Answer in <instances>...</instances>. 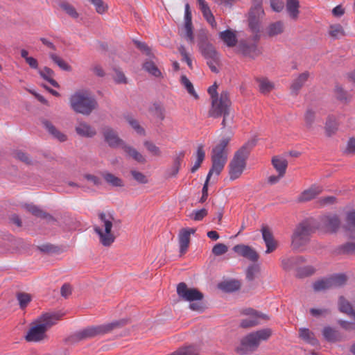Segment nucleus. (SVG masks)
Here are the masks:
<instances>
[{
    "label": "nucleus",
    "instance_id": "f257e3e1",
    "mask_svg": "<svg viewBox=\"0 0 355 355\" xmlns=\"http://www.w3.org/2000/svg\"><path fill=\"white\" fill-rule=\"evenodd\" d=\"M233 133L230 132L227 135L221 138L211 150V167L207 174L205 182L202 188V195L201 196V202H203L208 196V184L212 176H218L223 170L228 158L230 153L228 144L231 141Z\"/></svg>",
    "mask_w": 355,
    "mask_h": 355
},
{
    "label": "nucleus",
    "instance_id": "f03ea898",
    "mask_svg": "<svg viewBox=\"0 0 355 355\" xmlns=\"http://www.w3.org/2000/svg\"><path fill=\"white\" fill-rule=\"evenodd\" d=\"M57 313H46L33 322L27 331L25 339L28 342H41L47 338L46 331L61 318Z\"/></svg>",
    "mask_w": 355,
    "mask_h": 355
},
{
    "label": "nucleus",
    "instance_id": "7ed1b4c3",
    "mask_svg": "<svg viewBox=\"0 0 355 355\" xmlns=\"http://www.w3.org/2000/svg\"><path fill=\"white\" fill-rule=\"evenodd\" d=\"M69 103L73 111L87 116L98 106L94 96L87 90H79L73 94L69 98Z\"/></svg>",
    "mask_w": 355,
    "mask_h": 355
},
{
    "label": "nucleus",
    "instance_id": "20e7f679",
    "mask_svg": "<svg viewBox=\"0 0 355 355\" xmlns=\"http://www.w3.org/2000/svg\"><path fill=\"white\" fill-rule=\"evenodd\" d=\"M125 320H122L102 325L88 327L71 336L69 340L71 343H76L82 340L94 338L98 335H103L110 332L115 328L125 324Z\"/></svg>",
    "mask_w": 355,
    "mask_h": 355
},
{
    "label": "nucleus",
    "instance_id": "39448f33",
    "mask_svg": "<svg viewBox=\"0 0 355 355\" xmlns=\"http://www.w3.org/2000/svg\"><path fill=\"white\" fill-rule=\"evenodd\" d=\"M218 85L214 83L210 86L207 92L211 99V108L209 114L214 117L222 116L225 111L230 110L231 101L229 93L227 91H223L220 95L217 92Z\"/></svg>",
    "mask_w": 355,
    "mask_h": 355
},
{
    "label": "nucleus",
    "instance_id": "423d86ee",
    "mask_svg": "<svg viewBox=\"0 0 355 355\" xmlns=\"http://www.w3.org/2000/svg\"><path fill=\"white\" fill-rule=\"evenodd\" d=\"M271 336L269 329H261L249 334L242 338L241 344L236 349L240 355H244L255 350L261 340H267Z\"/></svg>",
    "mask_w": 355,
    "mask_h": 355
},
{
    "label": "nucleus",
    "instance_id": "0eeeda50",
    "mask_svg": "<svg viewBox=\"0 0 355 355\" xmlns=\"http://www.w3.org/2000/svg\"><path fill=\"white\" fill-rule=\"evenodd\" d=\"M251 148L248 144L241 146L234 155L229 164V175L232 180L239 178L246 166V160L250 155Z\"/></svg>",
    "mask_w": 355,
    "mask_h": 355
},
{
    "label": "nucleus",
    "instance_id": "6e6552de",
    "mask_svg": "<svg viewBox=\"0 0 355 355\" xmlns=\"http://www.w3.org/2000/svg\"><path fill=\"white\" fill-rule=\"evenodd\" d=\"M98 217L101 225V226L94 227V231L99 236L100 243L103 246H110L116 239L112 232L114 218L112 215L105 213H100Z\"/></svg>",
    "mask_w": 355,
    "mask_h": 355
},
{
    "label": "nucleus",
    "instance_id": "1a4fd4ad",
    "mask_svg": "<svg viewBox=\"0 0 355 355\" xmlns=\"http://www.w3.org/2000/svg\"><path fill=\"white\" fill-rule=\"evenodd\" d=\"M177 294L179 298L190 303L189 308L193 311L200 309V291L195 288H189L184 282L177 285Z\"/></svg>",
    "mask_w": 355,
    "mask_h": 355
},
{
    "label": "nucleus",
    "instance_id": "9d476101",
    "mask_svg": "<svg viewBox=\"0 0 355 355\" xmlns=\"http://www.w3.org/2000/svg\"><path fill=\"white\" fill-rule=\"evenodd\" d=\"M313 232L311 225L304 221L301 223L295 230L292 236V246L295 249L304 245L309 239V236Z\"/></svg>",
    "mask_w": 355,
    "mask_h": 355
},
{
    "label": "nucleus",
    "instance_id": "9b49d317",
    "mask_svg": "<svg viewBox=\"0 0 355 355\" xmlns=\"http://www.w3.org/2000/svg\"><path fill=\"white\" fill-rule=\"evenodd\" d=\"M201 51L210 70L214 73H218L220 67V58L213 45L201 42Z\"/></svg>",
    "mask_w": 355,
    "mask_h": 355
},
{
    "label": "nucleus",
    "instance_id": "f8f14e48",
    "mask_svg": "<svg viewBox=\"0 0 355 355\" xmlns=\"http://www.w3.org/2000/svg\"><path fill=\"white\" fill-rule=\"evenodd\" d=\"M262 1L252 0V6L249 12V26L252 31L256 33L254 40L259 39L258 35L259 31V20L264 13L261 6Z\"/></svg>",
    "mask_w": 355,
    "mask_h": 355
},
{
    "label": "nucleus",
    "instance_id": "ddd939ff",
    "mask_svg": "<svg viewBox=\"0 0 355 355\" xmlns=\"http://www.w3.org/2000/svg\"><path fill=\"white\" fill-rule=\"evenodd\" d=\"M242 313L248 316L241 320L240 327L242 328H250L259 324L261 320H268V315L252 309H244Z\"/></svg>",
    "mask_w": 355,
    "mask_h": 355
},
{
    "label": "nucleus",
    "instance_id": "4468645a",
    "mask_svg": "<svg viewBox=\"0 0 355 355\" xmlns=\"http://www.w3.org/2000/svg\"><path fill=\"white\" fill-rule=\"evenodd\" d=\"M101 132L103 134L105 141L111 148L123 147L125 144L123 141L119 137L118 133L112 128L110 126H105L102 128Z\"/></svg>",
    "mask_w": 355,
    "mask_h": 355
},
{
    "label": "nucleus",
    "instance_id": "2eb2a0df",
    "mask_svg": "<svg viewBox=\"0 0 355 355\" xmlns=\"http://www.w3.org/2000/svg\"><path fill=\"white\" fill-rule=\"evenodd\" d=\"M197 231L196 227L182 228L178 234V241L180 245V254H184L189 245L190 237L191 234H195Z\"/></svg>",
    "mask_w": 355,
    "mask_h": 355
},
{
    "label": "nucleus",
    "instance_id": "dca6fc26",
    "mask_svg": "<svg viewBox=\"0 0 355 355\" xmlns=\"http://www.w3.org/2000/svg\"><path fill=\"white\" fill-rule=\"evenodd\" d=\"M184 10V23L182 27V34L187 41L193 42V35L191 21V12L189 3L185 4Z\"/></svg>",
    "mask_w": 355,
    "mask_h": 355
},
{
    "label": "nucleus",
    "instance_id": "f3484780",
    "mask_svg": "<svg viewBox=\"0 0 355 355\" xmlns=\"http://www.w3.org/2000/svg\"><path fill=\"white\" fill-rule=\"evenodd\" d=\"M233 251L238 255L246 258L252 261H257L259 255L250 246L244 244H238L234 246Z\"/></svg>",
    "mask_w": 355,
    "mask_h": 355
},
{
    "label": "nucleus",
    "instance_id": "a211bd4d",
    "mask_svg": "<svg viewBox=\"0 0 355 355\" xmlns=\"http://www.w3.org/2000/svg\"><path fill=\"white\" fill-rule=\"evenodd\" d=\"M321 223L322 225L329 232H336L340 225V219L336 214L324 216L321 219Z\"/></svg>",
    "mask_w": 355,
    "mask_h": 355
},
{
    "label": "nucleus",
    "instance_id": "6ab92c4d",
    "mask_svg": "<svg viewBox=\"0 0 355 355\" xmlns=\"http://www.w3.org/2000/svg\"><path fill=\"white\" fill-rule=\"evenodd\" d=\"M261 233L263 239L266 245V253L269 254L275 250L277 247V243L275 241L273 235L267 226H263L261 228Z\"/></svg>",
    "mask_w": 355,
    "mask_h": 355
},
{
    "label": "nucleus",
    "instance_id": "aec40b11",
    "mask_svg": "<svg viewBox=\"0 0 355 355\" xmlns=\"http://www.w3.org/2000/svg\"><path fill=\"white\" fill-rule=\"evenodd\" d=\"M75 130L79 136L83 137L92 138L96 135V129L85 121H78Z\"/></svg>",
    "mask_w": 355,
    "mask_h": 355
},
{
    "label": "nucleus",
    "instance_id": "412c9836",
    "mask_svg": "<svg viewBox=\"0 0 355 355\" xmlns=\"http://www.w3.org/2000/svg\"><path fill=\"white\" fill-rule=\"evenodd\" d=\"M241 282L235 279H224L218 284V288L225 293H232L240 289Z\"/></svg>",
    "mask_w": 355,
    "mask_h": 355
},
{
    "label": "nucleus",
    "instance_id": "4be33fe9",
    "mask_svg": "<svg viewBox=\"0 0 355 355\" xmlns=\"http://www.w3.org/2000/svg\"><path fill=\"white\" fill-rule=\"evenodd\" d=\"M322 192V188L319 186L313 185L308 189L304 190L298 197V201L306 202L315 198Z\"/></svg>",
    "mask_w": 355,
    "mask_h": 355
},
{
    "label": "nucleus",
    "instance_id": "5701e85b",
    "mask_svg": "<svg viewBox=\"0 0 355 355\" xmlns=\"http://www.w3.org/2000/svg\"><path fill=\"white\" fill-rule=\"evenodd\" d=\"M122 148L129 158H131L140 164L146 163V157L134 147L124 144Z\"/></svg>",
    "mask_w": 355,
    "mask_h": 355
},
{
    "label": "nucleus",
    "instance_id": "b1692460",
    "mask_svg": "<svg viewBox=\"0 0 355 355\" xmlns=\"http://www.w3.org/2000/svg\"><path fill=\"white\" fill-rule=\"evenodd\" d=\"M239 51L246 56L254 58L259 54V51L256 44H248L245 42H240L239 44Z\"/></svg>",
    "mask_w": 355,
    "mask_h": 355
},
{
    "label": "nucleus",
    "instance_id": "393cba45",
    "mask_svg": "<svg viewBox=\"0 0 355 355\" xmlns=\"http://www.w3.org/2000/svg\"><path fill=\"white\" fill-rule=\"evenodd\" d=\"M339 311L355 320V310H354L351 303L347 300L343 296H340L338 299Z\"/></svg>",
    "mask_w": 355,
    "mask_h": 355
},
{
    "label": "nucleus",
    "instance_id": "a878e982",
    "mask_svg": "<svg viewBox=\"0 0 355 355\" xmlns=\"http://www.w3.org/2000/svg\"><path fill=\"white\" fill-rule=\"evenodd\" d=\"M309 77V73L305 71L298 76L291 84V92L297 94L299 90L302 87L304 83L307 81Z\"/></svg>",
    "mask_w": 355,
    "mask_h": 355
},
{
    "label": "nucleus",
    "instance_id": "bb28decb",
    "mask_svg": "<svg viewBox=\"0 0 355 355\" xmlns=\"http://www.w3.org/2000/svg\"><path fill=\"white\" fill-rule=\"evenodd\" d=\"M272 164L280 176H284L288 166V162L286 159L274 157L272 159Z\"/></svg>",
    "mask_w": 355,
    "mask_h": 355
},
{
    "label": "nucleus",
    "instance_id": "cd10ccee",
    "mask_svg": "<svg viewBox=\"0 0 355 355\" xmlns=\"http://www.w3.org/2000/svg\"><path fill=\"white\" fill-rule=\"evenodd\" d=\"M220 38L227 46L230 47L235 46L237 42L235 32L231 30H226L220 32Z\"/></svg>",
    "mask_w": 355,
    "mask_h": 355
},
{
    "label": "nucleus",
    "instance_id": "c85d7f7f",
    "mask_svg": "<svg viewBox=\"0 0 355 355\" xmlns=\"http://www.w3.org/2000/svg\"><path fill=\"white\" fill-rule=\"evenodd\" d=\"M299 336L303 340L306 342L307 343L311 344V345H318V341L315 338L314 334L309 329L306 328H301L299 330Z\"/></svg>",
    "mask_w": 355,
    "mask_h": 355
},
{
    "label": "nucleus",
    "instance_id": "c756f323",
    "mask_svg": "<svg viewBox=\"0 0 355 355\" xmlns=\"http://www.w3.org/2000/svg\"><path fill=\"white\" fill-rule=\"evenodd\" d=\"M201 12L202 13L204 18L212 28L216 26L215 18L210 8L208 7L205 1H204L203 0H201Z\"/></svg>",
    "mask_w": 355,
    "mask_h": 355
},
{
    "label": "nucleus",
    "instance_id": "7c9ffc66",
    "mask_svg": "<svg viewBox=\"0 0 355 355\" xmlns=\"http://www.w3.org/2000/svg\"><path fill=\"white\" fill-rule=\"evenodd\" d=\"M257 82L259 92L263 94H268L274 89V84L266 78H259Z\"/></svg>",
    "mask_w": 355,
    "mask_h": 355
},
{
    "label": "nucleus",
    "instance_id": "2f4dec72",
    "mask_svg": "<svg viewBox=\"0 0 355 355\" xmlns=\"http://www.w3.org/2000/svg\"><path fill=\"white\" fill-rule=\"evenodd\" d=\"M43 124L45 128L54 138L57 139L60 141H64L67 140V136L58 130L51 122L45 121L43 122Z\"/></svg>",
    "mask_w": 355,
    "mask_h": 355
},
{
    "label": "nucleus",
    "instance_id": "473e14b6",
    "mask_svg": "<svg viewBox=\"0 0 355 355\" xmlns=\"http://www.w3.org/2000/svg\"><path fill=\"white\" fill-rule=\"evenodd\" d=\"M322 334L329 342H337L340 340L339 332L334 328L326 327L323 329Z\"/></svg>",
    "mask_w": 355,
    "mask_h": 355
},
{
    "label": "nucleus",
    "instance_id": "72a5a7b5",
    "mask_svg": "<svg viewBox=\"0 0 355 355\" xmlns=\"http://www.w3.org/2000/svg\"><path fill=\"white\" fill-rule=\"evenodd\" d=\"M101 175L105 180V182L112 187H122L124 185L123 182L121 178L115 176L114 174L111 173L102 172Z\"/></svg>",
    "mask_w": 355,
    "mask_h": 355
},
{
    "label": "nucleus",
    "instance_id": "f704fd0d",
    "mask_svg": "<svg viewBox=\"0 0 355 355\" xmlns=\"http://www.w3.org/2000/svg\"><path fill=\"white\" fill-rule=\"evenodd\" d=\"M281 261L282 268L286 270H288L297 264L304 261V259L302 257H285L282 259Z\"/></svg>",
    "mask_w": 355,
    "mask_h": 355
},
{
    "label": "nucleus",
    "instance_id": "c9c22d12",
    "mask_svg": "<svg viewBox=\"0 0 355 355\" xmlns=\"http://www.w3.org/2000/svg\"><path fill=\"white\" fill-rule=\"evenodd\" d=\"M180 81L191 96L193 97L195 99L198 98V95L194 89L193 85L185 75L181 76Z\"/></svg>",
    "mask_w": 355,
    "mask_h": 355
},
{
    "label": "nucleus",
    "instance_id": "e433bc0d",
    "mask_svg": "<svg viewBox=\"0 0 355 355\" xmlns=\"http://www.w3.org/2000/svg\"><path fill=\"white\" fill-rule=\"evenodd\" d=\"M40 75L46 80H47L52 86L59 87V84L53 79L54 72L49 67H44L39 71Z\"/></svg>",
    "mask_w": 355,
    "mask_h": 355
},
{
    "label": "nucleus",
    "instance_id": "4c0bfd02",
    "mask_svg": "<svg viewBox=\"0 0 355 355\" xmlns=\"http://www.w3.org/2000/svg\"><path fill=\"white\" fill-rule=\"evenodd\" d=\"M143 68L148 73L153 76L155 78H162V73L160 69L156 66V64L152 61H146L143 64Z\"/></svg>",
    "mask_w": 355,
    "mask_h": 355
},
{
    "label": "nucleus",
    "instance_id": "58836bf2",
    "mask_svg": "<svg viewBox=\"0 0 355 355\" xmlns=\"http://www.w3.org/2000/svg\"><path fill=\"white\" fill-rule=\"evenodd\" d=\"M284 24L282 21H276L270 24L267 28V34L270 37H273L282 33L284 31Z\"/></svg>",
    "mask_w": 355,
    "mask_h": 355
},
{
    "label": "nucleus",
    "instance_id": "ea45409f",
    "mask_svg": "<svg viewBox=\"0 0 355 355\" xmlns=\"http://www.w3.org/2000/svg\"><path fill=\"white\" fill-rule=\"evenodd\" d=\"M26 208L29 212L37 217L53 220V218L51 215L44 212L43 210L40 209L39 207L34 205H27Z\"/></svg>",
    "mask_w": 355,
    "mask_h": 355
},
{
    "label": "nucleus",
    "instance_id": "a19ab883",
    "mask_svg": "<svg viewBox=\"0 0 355 355\" xmlns=\"http://www.w3.org/2000/svg\"><path fill=\"white\" fill-rule=\"evenodd\" d=\"M329 34L333 39H339L345 35L344 28L339 24H332L329 26Z\"/></svg>",
    "mask_w": 355,
    "mask_h": 355
},
{
    "label": "nucleus",
    "instance_id": "79ce46f5",
    "mask_svg": "<svg viewBox=\"0 0 355 355\" xmlns=\"http://www.w3.org/2000/svg\"><path fill=\"white\" fill-rule=\"evenodd\" d=\"M338 128V123L334 116H329L325 124V130L328 136L334 135Z\"/></svg>",
    "mask_w": 355,
    "mask_h": 355
},
{
    "label": "nucleus",
    "instance_id": "37998d69",
    "mask_svg": "<svg viewBox=\"0 0 355 355\" xmlns=\"http://www.w3.org/2000/svg\"><path fill=\"white\" fill-rule=\"evenodd\" d=\"M49 57L53 60V62L55 63L61 69L67 71H69L71 70V66L68 64L64 60H62L58 55L53 53H50Z\"/></svg>",
    "mask_w": 355,
    "mask_h": 355
},
{
    "label": "nucleus",
    "instance_id": "c03bdc74",
    "mask_svg": "<svg viewBox=\"0 0 355 355\" xmlns=\"http://www.w3.org/2000/svg\"><path fill=\"white\" fill-rule=\"evenodd\" d=\"M313 287L316 292L331 288V280H329V278L318 280L313 283Z\"/></svg>",
    "mask_w": 355,
    "mask_h": 355
},
{
    "label": "nucleus",
    "instance_id": "a18cd8bd",
    "mask_svg": "<svg viewBox=\"0 0 355 355\" xmlns=\"http://www.w3.org/2000/svg\"><path fill=\"white\" fill-rule=\"evenodd\" d=\"M299 1L297 0H287L286 8L293 18H297L298 15Z\"/></svg>",
    "mask_w": 355,
    "mask_h": 355
},
{
    "label": "nucleus",
    "instance_id": "49530a36",
    "mask_svg": "<svg viewBox=\"0 0 355 355\" xmlns=\"http://www.w3.org/2000/svg\"><path fill=\"white\" fill-rule=\"evenodd\" d=\"M346 220L347 229L351 232L350 236L355 238V211L347 214Z\"/></svg>",
    "mask_w": 355,
    "mask_h": 355
},
{
    "label": "nucleus",
    "instance_id": "de8ad7c7",
    "mask_svg": "<svg viewBox=\"0 0 355 355\" xmlns=\"http://www.w3.org/2000/svg\"><path fill=\"white\" fill-rule=\"evenodd\" d=\"M329 280H331V288H334L343 285L346 282L347 278L345 275L340 274L330 277Z\"/></svg>",
    "mask_w": 355,
    "mask_h": 355
},
{
    "label": "nucleus",
    "instance_id": "09e8293b",
    "mask_svg": "<svg viewBox=\"0 0 355 355\" xmlns=\"http://www.w3.org/2000/svg\"><path fill=\"white\" fill-rule=\"evenodd\" d=\"M315 112H313L311 109H308L304 115V121H305L306 127L309 130H311L313 128V124L315 121Z\"/></svg>",
    "mask_w": 355,
    "mask_h": 355
},
{
    "label": "nucleus",
    "instance_id": "8fccbe9b",
    "mask_svg": "<svg viewBox=\"0 0 355 355\" xmlns=\"http://www.w3.org/2000/svg\"><path fill=\"white\" fill-rule=\"evenodd\" d=\"M60 8L72 18L76 19L78 17V13L76 12L75 8L69 3H62L60 4Z\"/></svg>",
    "mask_w": 355,
    "mask_h": 355
},
{
    "label": "nucleus",
    "instance_id": "3c124183",
    "mask_svg": "<svg viewBox=\"0 0 355 355\" xmlns=\"http://www.w3.org/2000/svg\"><path fill=\"white\" fill-rule=\"evenodd\" d=\"M17 297L21 309L26 307L31 300V295L25 293H18Z\"/></svg>",
    "mask_w": 355,
    "mask_h": 355
},
{
    "label": "nucleus",
    "instance_id": "603ef678",
    "mask_svg": "<svg viewBox=\"0 0 355 355\" xmlns=\"http://www.w3.org/2000/svg\"><path fill=\"white\" fill-rule=\"evenodd\" d=\"M90 1L95 6L96 12L99 14H103L107 10V6L103 0H90Z\"/></svg>",
    "mask_w": 355,
    "mask_h": 355
},
{
    "label": "nucleus",
    "instance_id": "864d4df0",
    "mask_svg": "<svg viewBox=\"0 0 355 355\" xmlns=\"http://www.w3.org/2000/svg\"><path fill=\"white\" fill-rule=\"evenodd\" d=\"M314 272L315 270L312 266H305L297 270V276L299 277H304L311 275Z\"/></svg>",
    "mask_w": 355,
    "mask_h": 355
},
{
    "label": "nucleus",
    "instance_id": "5fc2aeb1",
    "mask_svg": "<svg viewBox=\"0 0 355 355\" xmlns=\"http://www.w3.org/2000/svg\"><path fill=\"white\" fill-rule=\"evenodd\" d=\"M222 116H223L222 121L223 128H225L227 126H230L233 123L234 116L231 114L230 110L225 111L223 113Z\"/></svg>",
    "mask_w": 355,
    "mask_h": 355
},
{
    "label": "nucleus",
    "instance_id": "6e6d98bb",
    "mask_svg": "<svg viewBox=\"0 0 355 355\" xmlns=\"http://www.w3.org/2000/svg\"><path fill=\"white\" fill-rule=\"evenodd\" d=\"M144 146L146 148L148 151L154 156H160L161 151L157 146H155L154 144L149 142V141H145L144 142Z\"/></svg>",
    "mask_w": 355,
    "mask_h": 355
},
{
    "label": "nucleus",
    "instance_id": "4d7b16f0",
    "mask_svg": "<svg viewBox=\"0 0 355 355\" xmlns=\"http://www.w3.org/2000/svg\"><path fill=\"white\" fill-rule=\"evenodd\" d=\"M227 250L228 248L226 245L223 243H217L214 246L212 252L216 256H220L226 253Z\"/></svg>",
    "mask_w": 355,
    "mask_h": 355
},
{
    "label": "nucleus",
    "instance_id": "13d9d810",
    "mask_svg": "<svg viewBox=\"0 0 355 355\" xmlns=\"http://www.w3.org/2000/svg\"><path fill=\"white\" fill-rule=\"evenodd\" d=\"M338 324L345 331H355V323L351 322L347 320H339L338 321Z\"/></svg>",
    "mask_w": 355,
    "mask_h": 355
},
{
    "label": "nucleus",
    "instance_id": "bf43d9fd",
    "mask_svg": "<svg viewBox=\"0 0 355 355\" xmlns=\"http://www.w3.org/2000/svg\"><path fill=\"white\" fill-rule=\"evenodd\" d=\"M131 174L133 178L141 184H146L148 182L146 177L141 172L137 171H131Z\"/></svg>",
    "mask_w": 355,
    "mask_h": 355
},
{
    "label": "nucleus",
    "instance_id": "052dcab7",
    "mask_svg": "<svg viewBox=\"0 0 355 355\" xmlns=\"http://www.w3.org/2000/svg\"><path fill=\"white\" fill-rule=\"evenodd\" d=\"M259 272V268L257 266H250L248 268L246 271V278L249 281L254 279L256 274Z\"/></svg>",
    "mask_w": 355,
    "mask_h": 355
},
{
    "label": "nucleus",
    "instance_id": "680f3d73",
    "mask_svg": "<svg viewBox=\"0 0 355 355\" xmlns=\"http://www.w3.org/2000/svg\"><path fill=\"white\" fill-rule=\"evenodd\" d=\"M15 157L27 164H30L32 162L29 156L26 153L20 150L17 151L15 153Z\"/></svg>",
    "mask_w": 355,
    "mask_h": 355
},
{
    "label": "nucleus",
    "instance_id": "e2e57ef3",
    "mask_svg": "<svg viewBox=\"0 0 355 355\" xmlns=\"http://www.w3.org/2000/svg\"><path fill=\"white\" fill-rule=\"evenodd\" d=\"M335 93L336 98L339 100L347 101L348 99V94L340 86L336 87Z\"/></svg>",
    "mask_w": 355,
    "mask_h": 355
},
{
    "label": "nucleus",
    "instance_id": "0e129e2a",
    "mask_svg": "<svg viewBox=\"0 0 355 355\" xmlns=\"http://www.w3.org/2000/svg\"><path fill=\"white\" fill-rule=\"evenodd\" d=\"M114 80L118 84L126 83L127 82L124 73L119 70H115Z\"/></svg>",
    "mask_w": 355,
    "mask_h": 355
},
{
    "label": "nucleus",
    "instance_id": "69168bd1",
    "mask_svg": "<svg viewBox=\"0 0 355 355\" xmlns=\"http://www.w3.org/2000/svg\"><path fill=\"white\" fill-rule=\"evenodd\" d=\"M270 6L273 10L279 12L284 8V2L282 0H270Z\"/></svg>",
    "mask_w": 355,
    "mask_h": 355
},
{
    "label": "nucleus",
    "instance_id": "338daca9",
    "mask_svg": "<svg viewBox=\"0 0 355 355\" xmlns=\"http://www.w3.org/2000/svg\"><path fill=\"white\" fill-rule=\"evenodd\" d=\"M336 199L334 196L322 197L320 199L319 202L322 206L333 205L336 202Z\"/></svg>",
    "mask_w": 355,
    "mask_h": 355
},
{
    "label": "nucleus",
    "instance_id": "774afa93",
    "mask_svg": "<svg viewBox=\"0 0 355 355\" xmlns=\"http://www.w3.org/2000/svg\"><path fill=\"white\" fill-rule=\"evenodd\" d=\"M345 152L349 154L355 153V138H351L348 141Z\"/></svg>",
    "mask_w": 355,
    "mask_h": 355
}]
</instances>
